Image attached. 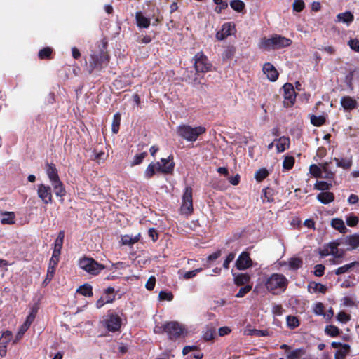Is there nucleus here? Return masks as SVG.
Here are the masks:
<instances>
[{
  "instance_id": "nucleus-1",
  "label": "nucleus",
  "mask_w": 359,
  "mask_h": 359,
  "mask_svg": "<svg viewBox=\"0 0 359 359\" xmlns=\"http://www.w3.org/2000/svg\"><path fill=\"white\" fill-rule=\"evenodd\" d=\"M154 332L156 333L165 332L171 340L184 337L187 333L185 325L177 321L167 322L161 327H156Z\"/></svg>"
},
{
  "instance_id": "nucleus-2",
  "label": "nucleus",
  "mask_w": 359,
  "mask_h": 359,
  "mask_svg": "<svg viewBox=\"0 0 359 359\" xmlns=\"http://www.w3.org/2000/svg\"><path fill=\"white\" fill-rule=\"evenodd\" d=\"M292 40L279 34H273L270 38L260 39L259 48L263 50H277L288 47Z\"/></svg>"
},
{
  "instance_id": "nucleus-3",
  "label": "nucleus",
  "mask_w": 359,
  "mask_h": 359,
  "mask_svg": "<svg viewBox=\"0 0 359 359\" xmlns=\"http://www.w3.org/2000/svg\"><path fill=\"white\" fill-rule=\"evenodd\" d=\"M287 283V279L283 274L273 273L266 279L265 286L271 293L278 294L286 289Z\"/></svg>"
},
{
  "instance_id": "nucleus-4",
  "label": "nucleus",
  "mask_w": 359,
  "mask_h": 359,
  "mask_svg": "<svg viewBox=\"0 0 359 359\" xmlns=\"http://www.w3.org/2000/svg\"><path fill=\"white\" fill-rule=\"evenodd\" d=\"M205 131V128L201 126L191 127L189 125L182 124L177 128V135L188 142H195Z\"/></svg>"
},
{
  "instance_id": "nucleus-5",
  "label": "nucleus",
  "mask_w": 359,
  "mask_h": 359,
  "mask_svg": "<svg viewBox=\"0 0 359 359\" xmlns=\"http://www.w3.org/2000/svg\"><path fill=\"white\" fill-rule=\"evenodd\" d=\"M79 265L81 269L93 276L98 275L105 268L103 264H99L94 259L89 257L81 259Z\"/></svg>"
},
{
  "instance_id": "nucleus-6",
  "label": "nucleus",
  "mask_w": 359,
  "mask_h": 359,
  "mask_svg": "<svg viewBox=\"0 0 359 359\" xmlns=\"http://www.w3.org/2000/svg\"><path fill=\"white\" fill-rule=\"evenodd\" d=\"M192 189L187 187L184 189L180 207V213L187 217L193 212Z\"/></svg>"
},
{
  "instance_id": "nucleus-7",
  "label": "nucleus",
  "mask_w": 359,
  "mask_h": 359,
  "mask_svg": "<svg viewBox=\"0 0 359 359\" xmlns=\"http://www.w3.org/2000/svg\"><path fill=\"white\" fill-rule=\"evenodd\" d=\"M102 325L105 327L109 332H116L121 326V317L113 313H108L101 322Z\"/></svg>"
},
{
  "instance_id": "nucleus-8",
  "label": "nucleus",
  "mask_w": 359,
  "mask_h": 359,
  "mask_svg": "<svg viewBox=\"0 0 359 359\" xmlns=\"http://www.w3.org/2000/svg\"><path fill=\"white\" fill-rule=\"evenodd\" d=\"M341 247V243L337 242V240L330 243L322 250L320 251L321 257H325L329 255H332L336 258L342 257L344 255V249Z\"/></svg>"
},
{
  "instance_id": "nucleus-9",
  "label": "nucleus",
  "mask_w": 359,
  "mask_h": 359,
  "mask_svg": "<svg viewBox=\"0 0 359 359\" xmlns=\"http://www.w3.org/2000/svg\"><path fill=\"white\" fill-rule=\"evenodd\" d=\"M194 67L197 72L205 73L211 70L212 65L208 57L200 52L194 56Z\"/></svg>"
},
{
  "instance_id": "nucleus-10",
  "label": "nucleus",
  "mask_w": 359,
  "mask_h": 359,
  "mask_svg": "<svg viewBox=\"0 0 359 359\" xmlns=\"http://www.w3.org/2000/svg\"><path fill=\"white\" fill-rule=\"evenodd\" d=\"M284 96V106L286 107H291L296 100V93L293 86L287 83L283 86Z\"/></svg>"
},
{
  "instance_id": "nucleus-11",
  "label": "nucleus",
  "mask_w": 359,
  "mask_h": 359,
  "mask_svg": "<svg viewBox=\"0 0 359 359\" xmlns=\"http://www.w3.org/2000/svg\"><path fill=\"white\" fill-rule=\"evenodd\" d=\"M37 194L39 198L46 203H51L53 201L51 188L50 186L41 184L38 185Z\"/></svg>"
},
{
  "instance_id": "nucleus-12",
  "label": "nucleus",
  "mask_w": 359,
  "mask_h": 359,
  "mask_svg": "<svg viewBox=\"0 0 359 359\" xmlns=\"http://www.w3.org/2000/svg\"><path fill=\"white\" fill-rule=\"evenodd\" d=\"M172 160L173 156L170 155L168 158H161L160 162H157L158 172L163 174H170L172 172L175 168V163Z\"/></svg>"
},
{
  "instance_id": "nucleus-13",
  "label": "nucleus",
  "mask_w": 359,
  "mask_h": 359,
  "mask_svg": "<svg viewBox=\"0 0 359 359\" xmlns=\"http://www.w3.org/2000/svg\"><path fill=\"white\" fill-rule=\"evenodd\" d=\"M337 242L341 243V246H342V245L347 246L346 248H344V251L346 250H351L353 249H355L358 247H359V235L353 234V235L347 236L344 239L337 240Z\"/></svg>"
},
{
  "instance_id": "nucleus-14",
  "label": "nucleus",
  "mask_w": 359,
  "mask_h": 359,
  "mask_svg": "<svg viewBox=\"0 0 359 359\" xmlns=\"http://www.w3.org/2000/svg\"><path fill=\"white\" fill-rule=\"evenodd\" d=\"M252 261L249 254L246 252H243L236 262V266L238 270H245L252 266Z\"/></svg>"
},
{
  "instance_id": "nucleus-15",
  "label": "nucleus",
  "mask_w": 359,
  "mask_h": 359,
  "mask_svg": "<svg viewBox=\"0 0 359 359\" xmlns=\"http://www.w3.org/2000/svg\"><path fill=\"white\" fill-rule=\"evenodd\" d=\"M340 104L346 111H350L358 107L359 103L354 98L348 95H345L341 97Z\"/></svg>"
},
{
  "instance_id": "nucleus-16",
  "label": "nucleus",
  "mask_w": 359,
  "mask_h": 359,
  "mask_svg": "<svg viewBox=\"0 0 359 359\" xmlns=\"http://www.w3.org/2000/svg\"><path fill=\"white\" fill-rule=\"evenodd\" d=\"M235 26L231 22L224 23L222 29L216 33V38L219 41L224 40L227 36H231L233 34Z\"/></svg>"
},
{
  "instance_id": "nucleus-17",
  "label": "nucleus",
  "mask_w": 359,
  "mask_h": 359,
  "mask_svg": "<svg viewBox=\"0 0 359 359\" xmlns=\"http://www.w3.org/2000/svg\"><path fill=\"white\" fill-rule=\"evenodd\" d=\"M12 339V332L10 331H5L2 333L0 338V355L4 357L6 354V347L8 344Z\"/></svg>"
},
{
  "instance_id": "nucleus-18",
  "label": "nucleus",
  "mask_w": 359,
  "mask_h": 359,
  "mask_svg": "<svg viewBox=\"0 0 359 359\" xmlns=\"http://www.w3.org/2000/svg\"><path fill=\"white\" fill-rule=\"evenodd\" d=\"M302 259L299 257H291L288 261H282L279 263L280 266H288L290 270H297L302 266Z\"/></svg>"
},
{
  "instance_id": "nucleus-19",
  "label": "nucleus",
  "mask_w": 359,
  "mask_h": 359,
  "mask_svg": "<svg viewBox=\"0 0 359 359\" xmlns=\"http://www.w3.org/2000/svg\"><path fill=\"white\" fill-rule=\"evenodd\" d=\"M263 72L266 75L267 78L271 81H275L278 77V73L274 66L269 62L265 63L263 67Z\"/></svg>"
},
{
  "instance_id": "nucleus-20",
  "label": "nucleus",
  "mask_w": 359,
  "mask_h": 359,
  "mask_svg": "<svg viewBox=\"0 0 359 359\" xmlns=\"http://www.w3.org/2000/svg\"><path fill=\"white\" fill-rule=\"evenodd\" d=\"M65 238V232L61 231L59 232L57 238L55 241L54 249L53 254L54 257H60L61 254V249L62 248L63 241Z\"/></svg>"
},
{
  "instance_id": "nucleus-21",
  "label": "nucleus",
  "mask_w": 359,
  "mask_h": 359,
  "mask_svg": "<svg viewBox=\"0 0 359 359\" xmlns=\"http://www.w3.org/2000/svg\"><path fill=\"white\" fill-rule=\"evenodd\" d=\"M274 142H277L276 149L278 153H281L289 148L290 139L285 136H282L278 139H276Z\"/></svg>"
},
{
  "instance_id": "nucleus-22",
  "label": "nucleus",
  "mask_w": 359,
  "mask_h": 359,
  "mask_svg": "<svg viewBox=\"0 0 359 359\" xmlns=\"http://www.w3.org/2000/svg\"><path fill=\"white\" fill-rule=\"evenodd\" d=\"M50 184H51L53 191L57 196L63 197L65 195V194H66L65 189L63 187L62 182L60 180V179L51 181Z\"/></svg>"
},
{
  "instance_id": "nucleus-23",
  "label": "nucleus",
  "mask_w": 359,
  "mask_h": 359,
  "mask_svg": "<svg viewBox=\"0 0 359 359\" xmlns=\"http://www.w3.org/2000/svg\"><path fill=\"white\" fill-rule=\"evenodd\" d=\"M317 199L323 204H328L334 199V194L329 191H323L317 195Z\"/></svg>"
},
{
  "instance_id": "nucleus-24",
  "label": "nucleus",
  "mask_w": 359,
  "mask_h": 359,
  "mask_svg": "<svg viewBox=\"0 0 359 359\" xmlns=\"http://www.w3.org/2000/svg\"><path fill=\"white\" fill-rule=\"evenodd\" d=\"M137 25L140 28H148L150 25V20L144 17L141 12H137L135 15Z\"/></svg>"
},
{
  "instance_id": "nucleus-25",
  "label": "nucleus",
  "mask_w": 359,
  "mask_h": 359,
  "mask_svg": "<svg viewBox=\"0 0 359 359\" xmlns=\"http://www.w3.org/2000/svg\"><path fill=\"white\" fill-rule=\"evenodd\" d=\"M337 22L349 25L353 21L354 16L350 11L339 13L337 15Z\"/></svg>"
},
{
  "instance_id": "nucleus-26",
  "label": "nucleus",
  "mask_w": 359,
  "mask_h": 359,
  "mask_svg": "<svg viewBox=\"0 0 359 359\" xmlns=\"http://www.w3.org/2000/svg\"><path fill=\"white\" fill-rule=\"evenodd\" d=\"M156 172H159L158 163H151L145 170L144 175L145 178L150 179Z\"/></svg>"
},
{
  "instance_id": "nucleus-27",
  "label": "nucleus",
  "mask_w": 359,
  "mask_h": 359,
  "mask_svg": "<svg viewBox=\"0 0 359 359\" xmlns=\"http://www.w3.org/2000/svg\"><path fill=\"white\" fill-rule=\"evenodd\" d=\"M234 276V283L237 285H243L248 284L250 280V276L248 273H239Z\"/></svg>"
},
{
  "instance_id": "nucleus-28",
  "label": "nucleus",
  "mask_w": 359,
  "mask_h": 359,
  "mask_svg": "<svg viewBox=\"0 0 359 359\" xmlns=\"http://www.w3.org/2000/svg\"><path fill=\"white\" fill-rule=\"evenodd\" d=\"M244 334L248 336L265 337L269 335V332L267 330H261L247 327L244 330Z\"/></svg>"
},
{
  "instance_id": "nucleus-29",
  "label": "nucleus",
  "mask_w": 359,
  "mask_h": 359,
  "mask_svg": "<svg viewBox=\"0 0 359 359\" xmlns=\"http://www.w3.org/2000/svg\"><path fill=\"white\" fill-rule=\"evenodd\" d=\"M46 171L50 182L59 179L57 170L53 164H47Z\"/></svg>"
},
{
  "instance_id": "nucleus-30",
  "label": "nucleus",
  "mask_w": 359,
  "mask_h": 359,
  "mask_svg": "<svg viewBox=\"0 0 359 359\" xmlns=\"http://www.w3.org/2000/svg\"><path fill=\"white\" fill-rule=\"evenodd\" d=\"M331 225L335 229L339 231L341 233H344L346 231V227L344 224V222L342 219L335 218L333 219L331 222Z\"/></svg>"
},
{
  "instance_id": "nucleus-31",
  "label": "nucleus",
  "mask_w": 359,
  "mask_h": 359,
  "mask_svg": "<svg viewBox=\"0 0 359 359\" xmlns=\"http://www.w3.org/2000/svg\"><path fill=\"white\" fill-rule=\"evenodd\" d=\"M1 222L3 224H13L15 223V214L13 212H6L2 214Z\"/></svg>"
},
{
  "instance_id": "nucleus-32",
  "label": "nucleus",
  "mask_w": 359,
  "mask_h": 359,
  "mask_svg": "<svg viewBox=\"0 0 359 359\" xmlns=\"http://www.w3.org/2000/svg\"><path fill=\"white\" fill-rule=\"evenodd\" d=\"M327 287L320 283H311L309 285V291L310 292H319L320 293H325Z\"/></svg>"
},
{
  "instance_id": "nucleus-33",
  "label": "nucleus",
  "mask_w": 359,
  "mask_h": 359,
  "mask_svg": "<svg viewBox=\"0 0 359 359\" xmlns=\"http://www.w3.org/2000/svg\"><path fill=\"white\" fill-rule=\"evenodd\" d=\"M76 292L85 297L93 296V288L92 286L89 284H84L80 286L76 290Z\"/></svg>"
},
{
  "instance_id": "nucleus-34",
  "label": "nucleus",
  "mask_w": 359,
  "mask_h": 359,
  "mask_svg": "<svg viewBox=\"0 0 359 359\" xmlns=\"http://www.w3.org/2000/svg\"><path fill=\"white\" fill-rule=\"evenodd\" d=\"M305 354L304 348H297L287 353V359H302Z\"/></svg>"
},
{
  "instance_id": "nucleus-35",
  "label": "nucleus",
  "mask_w": 359,
  "mask_h": 359,
  "mask_svg": "<svg viewBox=\"0 0 359 359\" xmlns=\"http://www.w3.org/2000/svg\"><path fill=\"white\" fill-rule=\"evenodd\" d=\"M349 350L350 346L348 344H345L341 345V348L335 353V359H344Z\"/></svg>"
},
{
  "instance_id": "nucleus-36",
  "label": "nucleus",
  "mask_w": 359,
  "mask_h": 359,
  "mask_svg": "<svg viewBox=\"0 0 359 359\" xmlns=\"http://www.w3.org/2000/svg\"><path fill=\"white\" fill-rule=\"evenodd\" d=\"M121 123V114L119 113H116L113 117V121L111 125V130L114 134L118 133L119 130V126Z\"/></svg>"
},
{
  "instance_id": "nucleus-37",
  "label": "nucleus",
  "mask_w": 359,
  "mask_h": 359,
  "mask_svg": "<svg viewBox=\"0 0 359 359\" xmlns=\"http://www.w3.org/2000/svg\"><path fill=\"white\" fill-rule=\"evenodd\" d=\"M213 2L216 4L215 11L217 13H221L223 10L228 7L227 0H213Z\"/></svg>"
},
{
  "instance_id": "nucleus-38",
  "label": "nucleus",
  "mask_w": 359,
  "mask_h": 359,
  "mask_svg": "<svg viewBox=\"0 0 359 359\" xmlns=\"http://www.w3.org/2000/svg\"><path fill=\"white\" fill-rule=\"evenodd\" d=\"M357 264V262H351L350 264H345L342 266H340L339 267L338 269H336L335 271V274L336 275H341V274H343V273H347L350 271L351 269H352L355 264Z\"/></svg>"
},
{
  "instance_id": "nucleus-39",
  "label": "nucleus",
  "mask_w": 359,
  "mask_h": 359,
  "mask_svg": "<svg viewBox=\"0 0 359 359\" xmlns=\"http://www.w3.org/2000/svg\"><path fill=\"white\" fill-rule=\"evenodd\" d=\"M230 6L237 12H242L245 8V4L241 0H233L230 2Z\"/></svg>"
},
{
  "instance_id": "nucleus-40",
  "label": "nucleus",
  "mask_w": 359,
  "mask_h": 359,
  "mask_svg": "<svg viewBox=\"0 0 359 359\" xmlns=\"http://www.w3.org/2000/svg\"><path fill=\"white\" fill-rule=\"evenodd\" d=\"M334 161L336 162V164L338 167L342 168L344 169H348L351 166L352 162L350 159H339L334 158Z\"/></svg>"
},
{
  "instance_id": "nucleus-41",
  "label": "nucleus",
  "mask_w": 359,
  "mask_h": 359,
  "mask_svg": "<svg viewBox=\"0 0 359 359\" xmlns=\"http://www.w3.org/2000/svg\"><path fill=\"white\" fill-rule=\"evenodd\" d=\"M287 325L290 329H294L299 325V322L296 316H287Z\"/></svg>"
},
{
  "instance_id": "nucleus-42",
  "label": "nucleus",
  "mask_w": 359,
  "mask_h": 359,
  "mask_svg": "<svg viewBox=\"0 0 359 359\" xmlns=\"http://www.w3.org/2000/svg\"><path fill=\"white\" fill-rule=\"evenodd\" d=\"M139 236L133 237L129 235H125L121 237V242L123 245H133L137 242Z\"/></svg>"
},
{
  "instance_id": "nucleus-43",
  "label": "nucleus",
  "mask_w": 359,
  "mask_h": 359,
  "mask_svg": "<svg viewBox=\"0 0 359 359\" xmlns=\"http://www.w3.org/2000/svg\"><path fill=\"white\" fill-rule=\"evenodd\" d=\"M311 123L315 126H320L325 122V118L323 116H311Z\"/></svg>"
},
{
  "instance_id": "nucleus-44",
  "label": "nucleus",
  "mask_w": 359,
  "mask_h": 359,
  "mask_svg": "<svg viewBox=\"0 0 359 359\" xmlns=\"http://www.w3.org/2000/svg\"><path fill=\"white\" fill-rule=\"evenodd\" d=\"M114 299V296L107 297V298H104V297H101L96 302V307L97 309H100L105 304L111 303Z\"/></svg>"
},
{
  "instance_id": "nucleus-45",
  "label": "nucleus",
  "mask_w": 359,
  "mask_h": 359,
  "mask_svg": "<svg viewBox=\"0 0 359 359\" xmlns=\"http://www.w3.org/2000/svg\"><path fill=\"white\" fill-rule=\"evenodd\" d=\"M269 175V172L266 168H261L258 170L255 174V177L257 181L261 182L264 180Z\"/></svg>"
},
{
  "instance_id": "nucleus-46",
  "label": "nucleus",
  "mask_w": 359,
  "mask_h": 359,
  "mask_svg": "<svg viewBox=\"0 0 359 359\" xmlns=\"http://www.w3.org/2000/svg\"><path fill=\"white\" fill-rule=\"evenodd\" d=\"M325 333L331 337H336L339 334V329L334 325H328L325 327Z\"/></svg>"
},
{
  "instance_id": "nucleus-47",
  "label": "nucleus",
  "mask_w": 359,
  "mask_h": 359,
  "mask_svg": "<svg viewBox=\"0 0 359 359\" xmlns=\"http://www.w3.org/2000/svg\"><path fill=\"white\" fill-rule=\"evenodd\" d=\"M294 163V158L292 156H285L283 162V167L285 170H290Z\"/></svg>"
},
{
  "instance_id": "nucleus-48",
  "label": "nucleus",
  "mask_w": 359,
  "mask_h": 359,
  "mask_svg": "<svg viewBox=\"0 0 359 359\" xmlns=\"http://www.w3.org/2000/svg\"><path fill=\"white\" fill-rule=\"evenodd\" d=\"M305 7V4L303 0H294L292 4V8L294 11L301 12Z\"/></svg>"
},
{
  "instance_id": "nucleus-49",
  "label": "nucleus",
  "mask_w": 359,
  "mask_h": 359,
  "mask_svg": "<svg viewBox=\"0 0 359 359\" xmlns=\"http://www.w3.org/2000/svg\"><path fill=\"white\" fill-rule=\"evenodd\" d=\"M310 173L316 177H321L322 168H320L318 165L313 164L309 168Z\"/></svg>"
},
{
  "instance_id": "nucleus-50",
  "label": "nucleus",
  "mask_w": 359,
  "mask_h": 359,
  "mask_svg": "<svg viewBox=\"0 0 359 359\" xmlns=\"http://www.w3.org/2000/svg\"><path fill=\"white\" fill-rule=\"evenodd\" d=\"M158 299L161 301H172L173 294L170 292L161 291L158 294Z\"/></svg>"
},
{
  "instance_id": "nucleus-51",
  "label": "nucleus",
  "mask_w": 359,
  "mask_h": 359,
  "mask_svg": "<svg viewBox=\"0 0 359 359\" xmlns=\"http://www.w3.org/2000/svg\"><path fill=\"white\" fill-rule=\"evenodd\" d=\"M334 173L329 170L327 167V163H325L322 168V175L321 177L332 179L334 177Z\"/></svg>"
},
{
  "instance_id": "nucleus-52",
  "label": "nucleus",
  "mask_w": 359,
  "mask_h": 359,
  "mask_svg": "<svg viewBox=\"0 0 359 359\" xmlns=\"http://www.w3.org/2000/svg\"><path fill=\"white\" fill-rule=\"evenodd\" d=\"M235 54V48L233 47H228L222 53V57L224 60H229L233 57Z\"/></svg>"
},
{
  "instance_id": "nucleus-53",
  "label": "nucleus",
  "mask_w": 359,
  "mask_h": 359,
  "mask_svg": "<svg viewBox=\"0 0 359 359\" xmlns=\"http://www.w3.org/2000/svg\"><path fill=\"white\" fill-rule=\"evenodd\" d=\"M330 187L331 184L325 182H317L314 185L316 189L322 191L328 190Z\"/></svg>"
},
{
  "instance_id": "nucleus-54",
  "label": "nucleus",
  "mask_w": 359,
  "mask_h": 359,
  "mask_svg": "<svg viewBox=\"0 0 359 359\" xmlns=\"http://www.w3.org/2000/svg\"><path fill=\"white\" fill-rule=\"evenodd\" d=\"M313 311L317 316H323L324 313V306L321 302L315 304Z\"/></svg>"
},
{
  "instance_id": "nucleus-55",
  "label": "nucleus",
  "mask_w": 359,
  "mask_h": 359,
  "mask_svg": "<svg viewBox=\"0 0 359 359\" xmlns=\"http://www.w3.org/2000/svg\"><path fill=\"white\" fill-rule=\"evenodd\" d=\"M201 271H202V269L198 268V269H196L193 271L185 272L183 274V278L187 280L191 279V278L195 277L197 275V273L201 272Z\"/></svg>"
},
{
  "instance_id": "nucleus-56",
  "label": "nucleus",
  "mask_w": 359,
  "mask_h": 359,
  "mask_svg": "<svg viewBox=\"0 0 359 359\" xmlns=\"http://www.w3.org/2000/svg\"><path fill=\"white\" fill-rule=\"evenodd\" d=\"M252 289L251 285H245V287H241L238 292L236 294V297L238 298H241L244 297L247 293H248Z\"/></svg>"
},
{
  "instance_id": "nucleus-57",
  "label": "nucleus",
  "mask_w": 359,
  "mask_h": 359,
  "mask_svg": "<svg viewBox=\"0 0 359 359\" xmlns=\"http://www.w3.org/2000/svg\"><path fill=\"white\" fill-rule=\"evenodd\" d=\"M337 318L339 322L346 323L350 320L351 317L348 314L341 311L337 314Z\"/></svg>"
},
{
  "instance_id": "nucleus-58",
  "label": "nucleus",
  "mask_w": 359,
  "mask_h": 359,
  "mask_svg": "<svg viewBox=\"0 0 359 359\" xmlns=\"http://www.w3.org/2000/svg\"><path fill=\"white\" fill-rule=\"evenodd\" d=\"M147 153L142 152L138 154H136L133 158V161L132 164L133 165H138L141 163L143 161V159L146 157Z\"/></svg>"
},
{
  "instance_id": "nucleus-59",
  "label": "nucleus",
  "mask_w": 359,
  "mask_h": 359,
  "mask_svg": "<svg viewBox=\"0 0 359 359\" xmlns=\"http://www.w3.org/2000/svg\"><path fill=\"white\" fill-rule=\"evenodd\" d=\"M52 50L50 48H44L39 52V57L41 59L48 58L50 56Z\"/></svg>"
},
{
  "instance_id": "nucleus-60",
  "label": "nucleus",
  "mask_w": 359,
  "mask_h": 359,
  "mask_svg": "<svg viewBox=\"0 0 359 359\" xmlns=\"http://www.w3.org/2000/svg\"><path fill=\"white\" fill-rule=\"evenodd\" d=\"M358 222V218L354 215H350L346 218V224L349 226H354Z\"/></svg>"
},
{
  "instance_id": "nucleus-61",
  "label": "nucleus",
  "mask_w": 359,
  "mask_h": 359,
  "mask_svg": "<svg viewBox=\"0 0 359 359\" xmlns=\"http://www.w3.org/2000/svg\"><path fill=\"white\" fill-rule=\"evenodd\" d=\"M235 258V254L234 253H230L226 257V259L224 260L223 263V267L226 269H228L229 268V264Z\"/></svg>"
},
{
  "instance_id": "nucleus-62",
  "label": "nucleus",
  "mask_w": 359,
  "mask_h": 359,
  "mask_svg": "<svg viewBox=\"0 0 359 359\" xmlns=\"http://www.w3.org/2000/svg\"><path fill=\"white\" fill-rule=\"evenodd\" d=\"M348 45L353 50L359 52V41L358 39H351L348 41Z\"/></svg>"
},
{
  "instance_id": "nucleus-63",
  "label": "nucleus",
  "mask_w": 359,
  "mask_h": 359,
  "mask_svg": "<svg viewBox=\"0 0 359 359\" xmlns=\"http://www.w3.org/2000/svg\"><path fill=\"white\" fill-rule=\"evenodd\" d=\"M155 284H156V278H155V277L154 276H151L148 279V280H147V283L145 285V287H146V288L148 290H152L154 288V287H155Z\"/></svg>"
},
{
  "instance_id": "nucleus-64",
  "label": "nucleus",
  "mask_w": 359,
  "mask_h": 359,
  "mask_svg": "<svg viewBox=\"0 0 359 359\" xmlns=\"http://www.w3.org/2000/svg\"><path fill=\"white\" fill-rule=\"evenodd\" d=\"M325 271V266L322 264H318L315 266L314 274L318 277H320L323 275Z\"/></svg>"
}]
</instances>
